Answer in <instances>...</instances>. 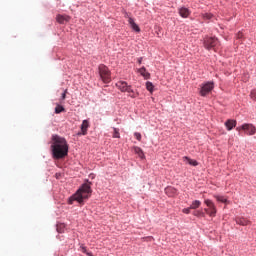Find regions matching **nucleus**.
I'll return each mask as SVG.
<instances>
[{"label":"nucleus","instance_id":"obj_1","mask_svg":"<svg viewBox=\"0 0 256 256\" xmlns=\"http://www.w3.org/2000/svg\"><path fill=\"white\" fill-rule=\"evenodd\" d=\"M51 152L55 160H61L68 155V144L64 137L53 135L51 137Z\"/></svg>","mask_w":256,"mask_h":256},{"label":"nucleus","instance_id":"obj_2","mask_svg":"<svg viewBox=\"0 0 256 256\" xmlns=\"http://www.w3.org/2000/svg\"><path fill=\"white\" fill-rule=\"evenodd\" d=\"M92 183L87 181L86 184L80 186L79 190L69 198V204H73L74 201H77L79 204H83V201L89 199L92 194L91 189Z\"/></svg>","mask_w":256,"mask_h":256},{"label":"nucleus","instance_id":"obj_3","mask_svg":"<svg viewBox=\"0 0 256 256\" xmlns=\"http://www.w3.org/2000/svg\"><path fill=\"white\" fill-rule=\"evenodd\" d=\"M98 73L100 74V79L104 84H108L111 82V72L110 69L104 64L98 66Z\"/></svg>","mask_w":256,"mask_h":256},{"label":"nucleus","instance_id":"obj_4","mask_svg":"<svg viewBox=\"0 0 256 256\" xmlns=\"http://www.w3.org/2000/svg\"><path fill=\"white\" fill-rule=\"evenodd\" d=\"M116 87L120 90V92L129 93V97H132V98L137 97V94L135 93V91L132 90V86H130L125 81H120V82L116 83Z\"/></svg>","mask_w":256,"mask_h":256},{"label":"nucleus","instance_id":"obj_5","mask_svg":"<svg viewBox=\"0 0 256 256\" xmlns=\"http://www.w3.org/2000/svg\"><path fill=\"white\" fill-rule=\"evenodd\" d=\"M238 132L244 131L246 136H254L256 134V127L254 124H242L236 128Z\"/></svg>","mask_w":256,"mask_h":256},{"label":"nucleus","instance_id":"obj_6","mask_svg":"<svg viewBox=\"0 0 256 256\" xmlns=\"http://www.w3.org/2000/svg\"><path fill=\"white\" fill-rule=\"evenodd\" d=\"M213 88H214L213 82H206L205 84L201 85V90H199V95H201V97H207V95H209V93L212 92Z\"/></svg>","mask_w":256,"mask_h":256},{"label":"nucleus","instance_id":"obj_7","mask_svg":"<svg viewBox=\"0 0 256 256\" xmlns=\"http://www.w3.org/2000/svg\"><path fill=\"white\" fill-rule=\"evenodd\" d=\"M204 203L206 207H208V209H205L206 214L210 217H215L217 212L215 203H213L211 199H205Z\"/></svg>","mask_w":256,"mask_h":256},{"label":"nucleus","instance_id":"obj_8","mask_svg":"<svg viewBox=\"0 0 256 256\" xmlns=\"http://www.w3.org/2000/svg\"><path fill=\"white\" fill-rule=\"evenodd\" d=\"M219 45V41L217 38H205L204 40V47L206 50H211L212 48L216 47Z\"/></svg>","mask_w":256,"mask_h":256},{"label":"nucleus","instance_id":"obj_9","mask_svg":"<svg viewBox=\"0 0 256 256\" xmlns=\"http://www.w3.org/2000/svg\"><path fill=\"white\" fill-rule=\"evenodd\" d=\"M125 18H126V19H129V20H128V21H129V25H130V27H131L134 31L140 32V28H139V26L136 24L135 19H133L132 17H130L128 13H125Z\"/></svg>","mask_w":256,"mask_h":256},{"label":"nucleus","instance_id":"obj_10","mask_svg":"<svg viewBox=\"0 0 256 256\" xmlns=\"http://www.w3.org/2000/svg\"><path fill=\"white\" fill-rule=\"evenodd\" d=\"M55 19L57 20L58 24H67L70 22L71 17L68 15L58 14Z\"/></svg>","mask_w":256,"mask_h":256},{"label":"nucleus","instance_id":"obj_11","mask_svg":"<svg viewBox=\"0 0 256 256\" xmlns=\"http://www.w3.org/2000/svg\"><path fill=\"white\" fill-rule=\"evenodd\" d=\"M90 124L89 121L83 120L82 125L80 126V133L78 135L86 136L87 134V129H89Z\"/></svg>","mask_w":256,"mask_h":256},{"label":"nucleus","instance_id":"obj_12","mask_svg":"<svg viewBox=\"0 0 256 256\" xmlns=\"http://www.w3.org/2000/svg\"><path fill=\"white\" fill-rule=\"evenodd\" d=\"M224 126H226L227 131H231V130H233L234 128H236V126H237V121H236V120H233V119H228V120L224 123Z\"/></svg>","mask_w":256,"mask_h":256},{"label":"nucleus","instance_id":"obj_13","mask_svg":"<svg viewBox=\"0 0 256 256\" xmlns=\"http://www.w3.org/2000/svg\"><path fill=\"white\" fill-rule=\"evenodd\" d=\"M235 223L241 226H247L251 224V221H249L247 218L237 217L235 218Z\"/></svg>","mask_w":256,"mask_h":256},{"label":"nucleus","instance_id":"obj_14","mask_svg":"<svg viewBox=\"0 0 256 256\" xmlns=\"http://www.w3.org/2000/svg\"><path fill=\"white\" fill-rule=\"evenodd\" d=\"M179 14H180V17H181V18L186 19V18H188V17L190 16L191 12H190V10L187 9L186 7H181V8L179 9Z\"/></svg>","mask_w":256,"mask_h":256},{"label":"nucleus","instance_id":"obj_15","mask_svg":"<svg viewBox=\"0 0 256 256\" xmlns=\"http://www.w3.org/2000/svg\"><path fill=\"white\" fill-rule=\"evenodd\" d=\"M183 161H184V163H187L188 165H191V166H194V167H196L198 165V162L196 160H192L187 156L183 157Z\"/></svg>","mask_w":256,"mask_h":256},{"label":"nucleus","instance_id":"obj_16","mask_svg":"<svg viewBox=\"0 0 256 256\" xmlns=\"http://www.w3.org/2000/svg\"><path fill=\"white\" fill-rule=\"evenodd\" d=\"M165 193L169 197H174L177 194V190L173 187H168V188L165 189Z\"/></svg>","mask_w":256,"mask_h":256},{"label":"nucleus","instance_id":"obj_17","mask_svg":"<svg viewBox=\"0 0 256 256\" xmlns=\"http://www.w3.org/2000/svg\"><path fill=\"white\" fill-rule=\"evenodd\" d=\"M138 73L144 77V79H150V73L147 72L145 67L138 69Z\"/></svg>","mask_w":256,"mask_h":256},{"label":"nucleus","instance_id":"obj_18","mask_svg":"<svg viewBox=\"0 0 256 256\" xmlns=\"http://www.w3.org/2000/svg\"><path fill=\"white\" fill-rule=\"evenodd\" d=\"M214 199H216V200L219 201L220 203L229 204V200H227L226 196L214 195Z\"/></svg>","mask_w":256,"mask_h":256},{"label":"nucleus","instance_id":"obj_19","mask_svg":"<svg viewBox=\"0 0 256 256\" xmlns=\"http://www.w3.org/2000/svg\"><path fill=\"white\" fill-rule=\"evenodd\" d=\"M133 151L136 153V155H138V157H140V159H144V152L140 147H133Z\"/></svg>","mask_w":256,"mask_h":256},{"label":"nucleus","instance_id":"obj_20","mask_svg":"<svg viewBox=\"0 0 256 256\" xmlns=\"http://www.w3.org/2000/svg\"><path fill=\"white\" fill-rule=\"evenodd\" d=\"M201 206V202L199 200H195L192 202L191 206L189 207L190 209H198Z\"/></svg>","mask_w":256,"mask_h":256},{"label":"nucleus","instance_id":"obj_21","mask_svg":"<svg viewBox=\"0 0 256 256\" xmlns=\"http://www.w3.org/2000/svg\"><path fill=\"white\" fill-rule=\"evenodd\" d=\"M65 112V108L62 105H57L55 107V114H60V113H64Z\"/></svg>","mask_w":256,"mask_h":256},{"label":"nucleus","instance_id":"obj_22","mask_svg":"<svg viewBox=\"0 0 256 256\" xmlns=\"http://www.w3.org/2000/svg\"><path fill=\"white\" fill-rule=\"evenodd\" d=\"M145 87L147 88L148 92L153 93V91H154V85H153L152 82H147V83H145Z\"/></svg>","mask_w":256,"mask_h":256},{"label":"nucleus","instance_id":"obj_23","mask_svg":"<svg viewBox=\"0 0 256 256\" xmlns=\"http://www.w3.org/2000/svg\"><path fill=\"white\" fill-rule=\"evenodd\" d=\"M202 18L204 20H211L213 18V14H211V13L202 14Z\"/></svg>","mask_w":256,"mask_h":256},{"label":"nucleus","instance_id":"obj_24","mask_svg":"<svg viewBox=\"0 0 256 256\" xmlns=\"http://www.w3.org/2000/svg\"><path fill=\"white\" fill-rule=\"evenodd\" d=\"M112 137H114V139H119L120 138L119 129L114 128V134L112 135Z\"/></svg>","mask_w":256,"mask_h":256},{"label":"nucleus","instance_id":"obj_25","mask_svg":"<svg viewBox=\"0 0 256 256\" xmlns=\"http://www.w3.org/2000/svg\"><path fill=\"white\" fill-rule=\"evenodd\" d=\"M80 250H81L83 253H86L87 256H93L92 253L87 252V249H86L85 246H80Z\"/></svg>","mask_w":256,"mask_h":256},{"label":"nucleus","instance_id":"obj_26","mask_svg":"<svg viewBox=\"0 0 256 256\" xmlns=\"http://www.w3.org/2000/svg\"><path fill=\"white\" fill-rule=\"evenodd\" d=\"M194 216H195V217H204V212L195 211V212H194Z\"/></svg>","mask_w":256,"mask_h":256},{"label":"nucleus","instance_id":"obj_27","mask_svg":"<svg viewBox=\"0 0 256 256\" xmlns=\"http://www.w3.org/2000/svg\"><path fill=\"white\" fill-rule=\"evenodd\" d=\"M134 137H136L137 141H141V134L139 132H135Z\"/></svg>","mask_w":256,"mask_h":256},{"label":"nucleus","instance_id":"obj_28","mask_svg":"<svg viewBox=\"0 0 256 256\" xmlns=\"http://www.w3.org/2000/svg\"><path fill=\"white\" fill-rule=\"evenodd\" d=\"M191 209H193V208H190V207L184 208V209H183V213L186 214V215H189Z\"/></svg>","mask_w":256,"mask_h":256},{"label":"nucleus","instance_id":"obj_29","mask_svg":"<svg viewBox=\"0 0 256 256\" xmlns=\"http://www.w3.org/2000/svg\"><path fill=\"white\" fill-rule=\"evenodd\" d=\"M66 95H67V90H65V91L62 93L61 99H62V100H65Z\"/></svg>","mask_w":256,"mask_h":256},{"label":"nucleus","instance_id":"obj_30","mask_svg":"<svg viewBox=\"0 0 256 256\" xmlns=\"http://www.w3.org/2000/svg\"><path fill=\"white\" fill-rule=\"evenodd\" d=\"M241 38H243V32H238L237 39H241Z\"/></svg>","mask_w":256,"mask_h":256},{"label":"nucleus","instance_id":"obj_31","mask_svg":"<svg viewBox=\"0 0 256 256\" xmlns=\"http://www.w3.org/2000/svg\"><path fill=\"white\" fill-rule=\"evenodd\" d=\"M142 60H143V58H138V64H141Z\"/></svg>","mask_w":256,"mask_h":256}]
</instances>
